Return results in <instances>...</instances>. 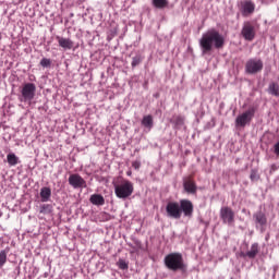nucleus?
<instances>
[{"instance_id":"obj_1","label":"nucleus","mask_w":279,"mask_h":279,"mask_svg":"<svg viewBox=\"0 0 279 279\" xmlns=\"http://www.w3.org/2000/svg\"><path fill=\"white\" fill-rule=\"evenodd\" d=\"M199 45L203 53H208V51H213V46L215 49H222L223 45H226V38L217 29L211 28L202 36Z\"/></svg>"},{"instance_id":"obj_2","label":"nucleus","mask_w":279,"mask_h":279,"mask_svg":"<svg viewBox=\"0 0 279 279\" xmlns=\"http://www.w3.org/2000/svg\"><path fill=\"white\" fill-rule=\"evenodd\" d=\"M114 193L120 199H128L132 193H134V185L132 182L124 180L123 178H118L113 181Z\"/></svg>"},{"instance_id":"obj_3","label":"nucleus","mask_w":279,"mask_h":279,"mask_svg":"<svg viewBox=\"0 0 279 279\" xmlns=\"http://www.w3.org/2000/svg\"><path fill=\"white\" fill-rule=\"evenodd\" d=\"M165 265L171 271L184 269V258L180 253H170L165 257Z\"/></svg>"},{"instance_id":"obj_4","label":"nucleus","mask_w":279,"mask_h":279,"mask_svg":"<svg viewBox=\"0 0 279 279\" xmlns=\"http://www.w3.org/2000/svg\"><path fill=\"white\" fill-rule=\"evenodd\" d=\"M34 97H36V84H24L21 89V95L19 97L20 101H33Z\"/></svg>"},{"instance_id":"obj_5","label":"nucleus","mask_w":279,"mask_h":279,"mask_svg":"<svg viewBox=\"0 0 279 279\" xmlns=\"http://www.w3.org/2000/svg\"><path fill=\"white\" fill-rule=\"evenodd\" d=\"M245 71L250 75L260 73V71H263V60H260V59H250L248 61H246Z\"/></svg>"},{"instance_id":"obj_6","label":"nucleus","mask_w":279,"mask_h":279,"mask_svg":"<svg viewBox=\"0 0 279 279\" xmlns=\"http://www.w3.org/2000/svg\"><path fill=\"white\" fill-rule=\"evenodd\" d=\"M255 112L256 111L252 108L238 116V118L235 119V125L238 128H245L247 123H250L252 119H254Z\"/></svg>"},{"instance_id":"obj_7","label":"nucleus","mask_w":279,"mask_h":279,"mask_svg":"<svg viewBox=\"0 0 279 279\" xmlns=\"http://www.w3.org/2000/svg\"><path fill=\"white\" fill-rule=\"evenodd\" d=\"M166 213L171 219H180L182 217V209L180 203L169 202L166 206Z\"/></svg>"},{"instance_id":"obj_8","label":"nucleus","mask_w":279,"mask_h":279,"mask_svg":"<svg viewBox=\"0 0 279 279\" xmlns=\"http://www.w3.org/2000/svg\"><path fill=\"white\" fill-rule=\"evenodd\" d=\"M241 34L244 40L252 41L254 38H256V29L250 22L244 23Z\"/></svg>"},{"instance_id":"obj_9","label":"nucleus","mask_w":279,"mask_h":279,"mask_svg":"<svg viewBox=\"0 0 279 279\" xmlns=\"http://www.w3.org/2000/svg\"><path fill=\"white\" fill-rule=\"evenodd\" d=\"M68 182L74 189H86V181L80 174H71Z\"/></svg>"},{"instance_id":"obj_10","label":"nucleus","mask_w":279,"mask_h":279,"mask_svg":"<svg viewBox=\"0 0 279 279\" xmlns=\"http://www.w3.org/2000/svg\"><path fill=\"white\" fill-rule=\"evenodd\" d=\"M220 218L223 223H233L234 222V211L230 207H222L220 209Z\"/></svg>"},{"instance_id":"obj_11","label":"nucleus","mask_w":279,"mask_h":279,"mask_svg":"<svg viewBox=\"0 0 279 279\" xmlns=\"http://www.w3.org/2000/svg\"><path fill=\"white\" fill-rule=\"evenodd\" d=\"M181 208V214L183 213L184 217H193V203L189 199H181L179 204Z\"/></svg>"},{"instance_id":"obj_12","label":"nucleus","mask_w":279,"mask_h":279,"mask_svg":"<svg viewBox=\"0 0 279 279\" xmlns=\"http://www.w3.org/2000/svg\"><path fill=\"white\" fill-rule=\"evenodd\" d=\"M183 186L186 193H197V185L195 184V181H193V178L191 177H187L183 180Z\"/></svg>"},{"instance_id":"obj_13","label":"nucleus","mask_w":279,"mask_h":279,"mask_svg":"<svg viewBox=\"0 0 279 279\" xmlns=\"http://www.w3.org/2000/svg\"><path fill=\"white\" fill-rule=\"evenodd\" d=\"M57 40L59 43V47H61L62 49H73V40H71L70 38L57 36Z\"/></svg>"},{"instance_id":"obj_14","label":"nucleus","mask_w":279,"mask_h":279,"mask_svg":"<svg viewBox=\"0 0 279 279\" xmlns=\"http://www.w3.org/2000/svg\"><path fill=\"white\" fill-rule=\"evenodd\" d=\"M89 202L94 206H104V204H106V198H104L101 194H93L89 197Z\"/></svg>"},{"instance_id":"obj_15","label":"nucleus","mask_w":279,"mask_h":279,"mask_svg":"<svg viewBox=\"0 0 279 279\" xmlns=\"http://www.w3.org/2000/svg\"><path fill=\"white\" fill-rule=\"evenodd\" d=\"M142 125L149 132L154 128V117L145 116L142 120Z\"/></svg>"},{"instance_id":"obj_16","label":"nucleus","mask_w":279,"mask_h":279,"mask_svg":"<svg viewBox=\"0 0 279 279\" xmlns=\"http://www.w3.org/2000/svg\"><path fill=\"white\" fill-rule=\"evenodd\" d=\"M7 162L10 167H16L21 160H19V157L14 153H10L7 155Z\"/></svg>"},{"instance_id":"obj_17","label":"nucleus","mask_w":279,"mask_h":279,"mask_svg":"<svg viewBox=\"0 0 279 279\" xmlns=\"http://www.w3.org/2000/svg\"><path fill=\"white\" fill-rule=\"evenodd\" d=\"M40 197H41V202H49V199H51V189L47 186L41 187Z\"/></svg>"},{"instance_id":"obj_18","label":"nucleus","mask_w":279,"mask_h":279,"mask_svg":"<svg viewBox=\"0 0 279 279\" xmlns=\"http://www.w3.org/2000/svg\"><path fill=\"white\" fill-rule=\"evenodd\" d=\"M258 255V243H254L251 246V250L245 253L244 256H247V258H256Z\"/></svg>"},{"instance_id":"obj_19","label":"nucleus","mask_w":279,"mask_h":279,"mask_svg":"<svg viewBox=\"0 0 279 279\" xmlns=\"http://www.w3.org/2000/svg\"><path fill=\"white\" fill-rule=\"evenodd\" d=\"M255 5L252 1H246L244 4H243V14H252L254 13V10H255Z\"/></svg>"},{"instance_id":"obj_20","label":"nucleus","mask_w":279,"mask_h":279,"mask_svg":"<svg viewBox=\"0 0 279 279\" xmlns=\"http://www.w3.org/2000/svg\"><path fill=\"white\" fill-rule=\"evenodd\" d=\"M269 95H274V97H279V85L277 83H270L268 86Z\"/></svg>"},{"instance_id":"obj_21","label":"nucleus","mask_w":279,"mask_h":279,"mask_svg":"<svg viewBox=\"0 0 279 279\" xmlns=\"http://www.w3.org/2000/svg\"><path fill=\"white\" fill-rule=\"evenodd\" d=\"M256 223H259V226H265L267 223V218L265 217V214L258 213L255 215Z\"/></svg>"},{"instance_id":"obj_22","label":"nucleus","mask_w":279,"mask_h":279,"mask_svg":"<svg viewBox=\"0 0 279 279\" xmlns=\"http://www.w3.org/2000/svg\"><path fill=\"white\" fill-rule=\"evenodd\" d=\"M153 4L155 5V8L162 10V8H167L168 2L167 0H153Z\"/></svg>"},{"instance_id":"obj_23","label":"nucleus","mask_w":279,"mask_h":279,"mask_svg":"<svg viewBox=\"0 0 279 279\" xmlns=\"http://www.w3.org/2000/svg\"><path fill=\"white\" fill-rule=\"evenodd\" d=\"M52 211H53V206H51V205H49V204L43 205V206L40 207V213H41L43 215H49V214H51Z\"/></svg>"},{"instance_id":"obj_24","label":"nucleus","mask_w":279,"mask_h":279,"mask_svg":"<svg viewBox=\"0 0 279 279\" xmlns=\"http://www.w3.org/2000/svg\"><path fill=\"white\" fill-rule=\"evenodd\" d=\"M250 179L252 182H258V180H260V174H258V170L256 169L251 170Z\"/></svg>"},{"instance_id":"obj_25","label":"nucleus","mask_w":279,"mask_h":279,"mask_svg":"<svg viewBox=\"0 0 279 279\" xmlns=\"http://www.w3.org/2000/svg\"><path fill=\"white\" fill-rule=\"evenodd\" d=\"M8 263V253L5 251L0 252V268Z\"/></svg>"},{"instance_id":"obj_26","label":"nucleus","mask_w":279,"mask_h":279,"mask_svg":"<svg viewBox=\"0 0 279 279\" xmlns=\"http://www.w3.org/2000/svg\"><path fill=\"white\" fill-rule=\"evenodd\" d=\"M117 265L119 267V269H122V270H125V269H129V264L125 259L123 258H120L118 262H117Z\"/></svg>"},{"instance_id":"obj_27","label":"nucleus","mask_w":279,"mask_h":279,"mask_svg":"<svg viewBox=\"0 0 279 279\" xmlns=\"http://www.w3.org/2000/svg\"><path fill=\"white\" fill-rule=\"evenodd\" d=\"M172 123H175L177 125H184V118L181 116H174L172 118Z\"/></svg>"},{"instance_id":"obj_28","label":"nucleus","mask_w":279,"mask_h":279,"mask_svg":"<svg viewBox=\"0 0 279 279\" xmlns=\"http://www.w3.org/2000/svg\"><path fill=\"white\" fill-rule=\"evenodd\" d=\"M40 65L44 66V69H49V66H51V59L43 58Z\"/></svg>"},{"instance_id":"obj_29","label":"nucleus","mask_w":279,"mask_h":279,"mask_svg":"<svg viewBox=\"0 0 279 279\" xmlns=\"http://www.w3.org/2000/svg\"><path fill=\"white\" fill-rule=\"evenodd\" d=\"M131 64L133 69L134 66H138V64H141V57H134Z\"/></svg>"},{"instance_id":"obj_30","label":"nucleus","mask_w":279,"mask_h":279,"mask_svg":"<svg viewBox=\"0 0 279 279\" xmlns=\"http://www.w3.org/2000/svg\"><path fill=\"white\" fill-rule=\"evenodd\" d=\"M132 167H133V169H135V171H138V169H141V162H138V161H133V162H132Z\"/></svg>"},{"instance_id":"obj_31","label":"nucleus","mask_w":279,"mask_h":279,"mask_svg":"<svg viewBox=\"0 0 279 279\" xmlns=\"http://www.w3.org/2000/svg\"><path fill=\"white\" fill-rule=\"evenodd\" d=\"M133 247H134L135 252H138V250H141V242L140 241L135 242V246H133Z\"/></svg>"},{"instance_id":"obj_32","label":"nucleus","mask_w":279,"mask_h":279,"mask_svg":"<svg viewBox=\"0 0 279 279\" xmlns=\"http://www.w3.org/2000/svg\"><path fill=\"white\" fill-rule=\"evenodd\" d=\"M275 154H276L277 156H279V140H278V143L275 144Z\"/></svg>"},{"instance_id":"obj_33","label":"nucleus","mask_w":279,"mask_h":279,"mask_svg":"<svg viewBox=\"0 0 279 279\" xmlns=\"http://www.w3.org/2000/svg\"><path fill=\"white\" fill-rule=\"evenodd\" d=\"M126 175H132V170H129V171L126 172Z\"/></svg>"},{"instance_id":"obj_34","label":"nucleus","mask_w":279,"mask_h":279,"mask_svg":"<svg viewBox=\"0 0 279 279\" xmlns=\"http://www.w3.org/2000/svg\"><path fill=\"white\" fill-rule=\"evenodd\" d=\"M0 40H1V33H0Z\"/></svg>"}]
</instances>
